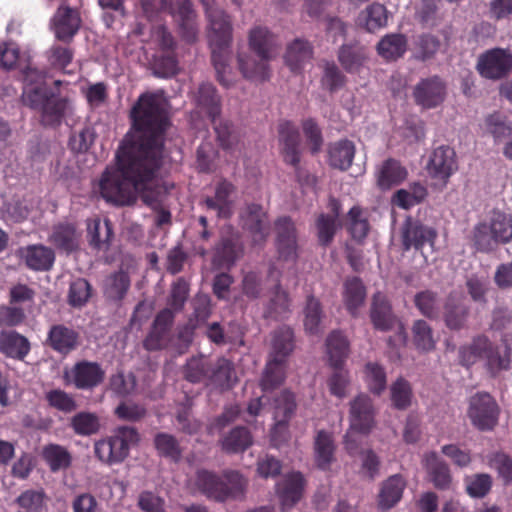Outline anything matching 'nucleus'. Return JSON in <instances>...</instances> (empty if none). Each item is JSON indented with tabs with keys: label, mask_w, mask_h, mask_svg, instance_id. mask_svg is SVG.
Returning a JSON list of instances; mask_svg holds the SVG:
<instances>
[{
	"label": "nucleus",
	"mask_w": 512,
	"mask_h": 512,
	"mask_svg": "<svg viewBox=\"0 0 512 512\" xmlns=\"http://www.w3.org/2000/svg\"><path fill=\"white\" fill-rule=\"evenodd\" d=\"M168 102L163 92L143 94L131 112L133 127L94 184V192L116 206L133 205L138 197L149 206L160 201L167 187L157 176L167 127Z\"/></svg>",
	"instance_id": "obj_1"
},
{
	"label": "nucleus",
	"mask_w": 512,
	"mask_h": 512,
	"mask_svg": "<svg viewBox=\"0 0 512 512\" xmlns=\"http://www.w3.org/2000/svg\"><path fill=\"white\" fill-rule=\"evenodd\" d=\"M0 66L6 69L19 67L24 70L23 103L33 109H39L44 124H58L72 111L71 104L66 98L48 95L45 76L29 66L28 60L20 55L15 44L9 43L0 47Z\"/></svg>",
	"instance_id": "obj_2"
},
{
	"label": "nucleus",
	"mask_w": 512,
	"mask_h": 512,
	"mask_svg": "<svg viewBox=\"0 0 512 512\" xmlns=\"http://www.w3.org/2000/svg\"><path fill=\"white\" fill-rule=\"evenodd\" d=\"M209 22L208 38L212 49V61L218 81L228 86L231 71L227 64V47L231 41V24L222 10L214 7V0H201Z\"/></svg>",
	"instance_id": "obj_3"
},
{
	"label": "nucleus",
	"mask_w": 512,
	"mask_h": 512,
	"mask_svg": "<svg viewBox=\"0 0 512 512\" xmlns=\"http://www.w3.org/2000/svg\"><path fill=\"white\" fill-rule=\"evenodd\" d=\"M249 47L258 60L240 56V70L245 78L263 81L269 76L268 61L276 55L275 38L266 28L255 27L249 33Z\"/></svg>",
	"instance_id": "obj_4"
},
{
	"label": "nucleus",
	"mask_w": 512,
	"mask_h": 512,
	"mask_svg": "<svg viewBox=\"0 0 512 512\" xmlns=\"http://www.w3.org/2000/svg\"><path fill=\"white\" fill-rule=\"evenodd\" d=\"M225 481L219 480L209 471H199L194 480L189 481V488L198 491L208 498L224 501L230 497L241 495L246 486V481L237 472L224 475Z\"/></svg>",
	"instance_id": "obj_5"
},
{
	"label": "nucleus",
	"mask_w": 512,
	"mask_h": 512,
	"mask_svg": "<svg viewBox=\"0 0 512 512\" xmlns=\"http://www.w3.org/2000/svg\"><path fill=\"white\" fill-rule=\"evenodd\" d=\"M140 4L147 18L162 10L168 11L178 22L182 37L187 42L196 39L195 13L191 9L190 0H140Z\"/></svg>",
	"instance_id": "obj_6"
},
{
	"label": "nucleus",
	"mask_w": 512,
	"mask_h": 512,
	"mask_svg": "<svg viewBox=\"0 0 512 512\" xmlns=\"http://www.w3.org/2000/svg\"><path fill=\"white\" fill-rule=\"evenodd\" d=\"M273 352L261 380L264 394L280 385L285 378V359L293 350V333L285 327L273 338Z\"/></svg>",
	"instance_id": "obj_7"
},
{
	"label": "nucleus",
	"mask_w": 512,
	"mask_h": 512,
	"mask_svg": "<svg viewBox=\"0 0 512 512\" xmlns=\"http://www.w3.org/2000/svg\"><path fill=\"white\" fill-rule=\"evenodd\" d=\"M374 424L370 399L361 395L351 404L350 428L345 436V447L350 454L356 452L362 437L366 436Z\"/></svg>",
	"instance_id": "obj_8"
},
{
	"label": "nucleus",
	"mask_w": 512,
	"mask_h": 512,
	"mask_svg": "<svg viewBox=\"0 0 512 512\" xmlns=\"http://www.w3.org/2000/svg\"><path fill=\"white\" fill-rule=\"evenodd\" d=\"M460 361L464 366L484 363L492 373L508 368V358L501 356L486 337L480 336L461 348Z\"/></svg>",
	"instance_id": "obj_9"
},
{
	"label": "nucleus",
	"mask_w": 512,
	"mask_h": 512,
	"mask_svg": "<svg viewBox=\"0 0 512 512\" xmlns=\"http://www.w3.org/2000/svg\"><path fill=\"white\" fill-rule=\"evenodd\" d=\"M137 441L138 434L133 428L120 427L113 436L95 443V453L102 462L118 463L128 456L130 447Z\"/></svg>",
	"instance_id": "obj_10"
},
{
	"label": "nucleus",
	"mask_w": 512,
	"mask_h": 512,
	"mask_svg": "<svg viewBox=\"0 0 512 512\" xmlns=\"http://www.w3.org/2000/svg\"><path fill=\"white\" fill-rule=\"evenodd\" d=\"M327 354L334 373L329 380L331 394L342 398L347 386V373L342 370V364L348 355V342L339 332H333L327 339Z\"/></svg>",
	"instance_id": "obj_11"
},
{
	"label": "nucleus",
	"mask_w": 512,
	"mask_h": 512,
	"mask_svg": "<svg viewBox=\"0 0 512 512\" xmlns=\"http://www.w3.org/2000/svg\"><path fill=\"white\" fill-rule=\"evenodd\" d=\"M198 94V104L202 109H205L211 118L220 145L223 148H230L236 140V136L231 131L230 125L227 122L217 118L219 114V99L215 88L211 84H203L200 86Z\"/></svg>",
	"instance_id": "obj_12"
},
{
	"label": "nucleus",
	"mask_w": 512,
	"mask_h": 512,
	"mask_svg": "<svg viewBox=\"0 0 512 512\" xmlns=\"http://www.w3.org/2000/svg\"><path fill=\"white\" fill-rule=\"evenodd\" d=\"M207 365L208 361L205 357L192 358L185 368L186 379L190 382H200L205 378H210L222 387H231L233 368L230 361L220 359L217 369L211 373Z\"/></svg>",
	"instance_id": "obj_13"
},
{
	"label": "nucleus",
	"mask_w": 512,
	"mask_h": 512,
	"mask_svg": "<svg viewBox=\"0 0 512 512\" xmlns=\"http://www.w3.org/2000/svg\"><path fill=\"white\" fill-rule=\"evenodd\" d=\"M489 235L496 243H508L512 241V215L493 211L488 223L479 224L474 231L476 244L484 249V238Z\"/></svg>",
	"instance_id": "obj_14"
},
{
	"label": "nucleus",
	"mask_w": 512,
	"mask_h": 512,
	"mask_svg": "<svg viewBox=\"0 0 512 512\" xmlns=\"http://www.w3.org/2000/svg\"><path fill=\"white\" fill-rule=\"evenodd\" d=\"M498 405L487 393H478L470 399L468 416L480 430L492 429L498 420Z\"/></svg>",
	"instance_id": "obj_15"
},
{
	"label": "nucleus",
	"mask_w": 512,
	"mask_h": 512,
	"mask_svg": "<svg viewBox=\"0 0 512 512\" xmlns=\"http://www.w3.org/2000/svg\"><path fill=\"white\" fill-rule=\"evenodd\" d=\"M512 68V53L509 50L495 48L483 53L477 63V70L485 78L499 79Z\"/></svg>",
	"instance_id": "obj_16"
},
{
	"label": "nucleus",
	"mask_w": 512,
	"mask_h": 512,
	"mask_svg": "<svg viewBox=\"0 0 512 512\" xmlns=\"http://www.w3.org/2000/svg\"><path fill=\"white\" fill-rule=\"evenodd\" d=\"M81 26V17L77 9L62 5L51 19V30L56 39L69 43Z\"/></svg>",
	"instance_id": "obj_17"
},
{
	"label": "nucleus",
	"mask_w": 512,
	"mask_h": 512,
	"mask_svg": "<svg viewBox=\"0 0 512 512\" xmlns=\"http://www.w3.org/2000/svg\"><path fill=\"white\" fill-rule=\"evenodd\" d=\"M371 319L375 328L380 330H389L394 324L397 325V336L393 345H402L406 343V334L403 325L397 322L391 314V308L386 297L381 293H377L373 298Z\"/></svg>",
	"instance_id": "obj_18"
},
{
	"label": "nucleus",
	"mask_w": 512,
	"mask_h": 512,
	"mask_svg": "<svg viewBox=\"0 0 512 512\" xmlns=\"http://www.w3.org/2000/svg\"><path fill=\"white\" fill-rule=\"evenodd\" d=\"M457 170L455 151L448 146H441L434 150L428 164V172L434 179L444 186L449 177Z\"/></svg>",
	"instance_id": "obj_19"
},
{
	"label": "nucleus",
	"mask_w": 512,
	"mask_h": 512,
	"mask_svg": "<svg viewBox=\"0 0 512 512\" xmlns=\"http://www.w3.org/2000/svg\"><path fill=\"white\" fill-rule=\"evenodd\" d=\"M295 409L294 396L285 391L280 398L275 401V420L276 423L271 431V442L273 446L278 447L287 439V420Z\"/></svg>",
	"instance_id": "obj_20"
},
{
	"label": "nucleus",
	"mask_w": 512,
	"mask_h": 512,
	"mask_svg": "<svg viewBox=\"0 0 512 512\" xmlns=\"http://www.w3.org/2000/svg\"><path fill=\"white\" fill-rule=\"evenodd\" d=\"M66 378L77 388H92L102 381L103 371L95 363L80 362L66 372Z\"/></svg>",
	"instance_id": "obj_21"
},
{
	"label": "nucleus",
	"mask_w": 512,
	"mask_h": 512,
	"mask_svg": "<svg viewBox=\"0 0 512 512\" xmlns=\"http://www.w3.org/2000/svg\"><path fill=\"white\" fill-rule=\"evenodd\" d=\"M304 490V479L300 473L286 475L277 484V494L283 510L289 509L298 502Z\"/></svg>",
	"instance_id": "obj_22"
},
{
	"label": "nucleus",
	"mask_w": 512,
	"mask_h": 512,
	"mask_svg": "<svg viewBox=\"0 0 512 512\" xmlns=\"http://www.w3.org/2000/svg\"><path fill=\"white\" fill-rule=\"evenodd\" d=\"M279 140L284 161L296 166L299 163L300 136L292 123L285 121L279 125Z\"/></svg>",
	"instance_id": "obj_23"
},
{
	"label": "nucleus",
	"mask_w": 512,
	"mask_h": 512,
	"mask_svg": "<svg viewBox=\"0 0 512 512\" xmlns=\"http://www.w3.org/2000/svg\"><path fill=\"white\" fill-rule=\"evenodd\" d=\"M20 257L26 265L37 271L49 270L54 262V252L43 245H30L19 250Z\"/></svg>",
	"instance_id": "obj_24"
},
{
	"label": "nucleus",
	"mask_w": 512,
	"mask_h": 512,
	"mask_svg": "<svg viewBox=\"0 0 512 512\" xmlns=\"http://www.w3.org/2000/svg\"><path fill=\"white\" fill-rule=\"evenodd\" d=\"M414 96L422 107H435L444 99V86L438 78L425 80L416 87Z\"/></svg>",
	"instance_id": "obj_25"
},
{
	"label": "nucleus",
	"mask_w": 512,
	"mask_h": 512,
	"mask_svg": "<svg viewBox=\"0 0 512 512\" xmlns=\"http://www.w3.org/2000/svg\"><path fill=\"white\" fill-rule=\"evenodd\" d=\"M407 174V170L398 161L388 159L376 172L377 184L382 190H388L401 184Z\"/></svg>",
	"instance_id": "obj_26"
},
{
	"label": "nucleus",
	"mask_w": 512,
	"mask_h": 512,
	"mask_svg": "<svg viewBox=\"0 0 512 512\" xmlns=\"http://www.w3.org/2000/svg\"><path fill=\"white\" fill-rule=\"evenodd\" d=\"M28 340L15 331L0 333V352L7 357L22 360L29 352Z\"/></svg>",
	"instance_id": "obj_27"
},
{
	"label": "nucleus",
	"mask_w": 512,
	"mask_h": 512,
	"mask_svg": "<svg viewBox=\"0 0 512 512\" xmlns=\"http://www.w3.org/2000/svg\"><path fill=\"white\" fill-rule=\"evenodd\" d=\"M277 246L280 257L294 259L296 254L295 229L293 223L287 219H279L276 223Z\"/></svg>",
	"instance_id": "obj_28"
},
{
	"label": "nucleus",
	"mask_w": 512,
	"mask_h": 512,
	"mask_svg": "<svg viewBox=\"0 0 512 512\" xmlns=\"http://www.w3.org/2000/svg\"><path fill=\"white\" fill-rule=\"evenodd\" d=\"M405 486L406 482L400 475H394L388 478L382 484L379 492V507L383 510L393 507L397 502L400 501Z\"/></svg>",
	"instance_id": "obj_29"
},
{
	"label": "nucleus",
	"mask_w": 512,
	"mask_h": 512,
	"mask_svg": "<svg viewBox=\"0 0 512 512\" xmlns=\"http://www.w3.org/2000/svg\"><path fill=\"white\" fill-rule=\"evenodd\" d=\"M436 232L432 228L424 227L416 223H407L403 232V245L406 250L411 247L421 248L425 243L434 244Z\"/></svg>",
	"instance_id": "obj_30"
},
{
	"label": "nucleus",
	"mask_w": 512,
	"mask_h": 512,
	"mask_svg": "<svg viewBox=\"0 0 512 512\" xmlns=\"http://www.w3.org/2000/svg\"><path fill=\"white\" fill-rule=\"evenodd\" d=\"M423 466L426 469L431 482L440 489L448 488L451 482L449 469L435 453L425 455Z\"/></svg>",
	"instance_id": "obj_31"
},
{
	"label": "nucleus",
	"mask_w": 512,
	"mask_h": 512,
	"mask_svg": "<svg viewBox=\"0 0 512 512\" xmlns=\"http://www.w3.org/2000/svg\"><path fill=\"white\" fill-rule=\"evenodd\" d=\"M48 341L54 350L66 354L77 346L78 334L63 325H55L49 332Z\"/></svg>",
	"instance_id": "obj_32"
},
{
	"label": "nucleus",
	"mask_w": 512,
	"mask_h": 512,
	"mask_svg": "<svg viewBox=\"0 0 512 512\" xmlns=\"http://www.w3.org/2000/svg\"><path fill=\"white\" fill-rule=\"evenodd\" d=\"M276 276V271L273 270L270 272L269 281H273L275 290L271 291L269 306L265 316L267 318L278 319L288 312L289 298L285 292L279 290L276 283L278 281Z\"/></svg>",
	"instance_id": "obj_33"
},
{
	"label": "nucleus",
	"mask_w": 512,
	"mask_h": 512,
	"mask_svg": "<svg viewBox=\"0 0 512 512\" xmlns=\"http://www.w3.org/2000/svg\"><path fill=\"white\" fill-rule=\"evenodd\" d=\"M355 154L352 142L342 140L333 144L329 149V162L331 166L345 170L350 167Z\"/></svg>",
	"instance_id": "obj_34"
},
{
	"label": "nucleus",
	"mask_w": 512,
	"mask_h": 512,
	"mask_svg": "<svg viewBox=\"0 0 512 512\" xmlns=\"http://www.w3.org/2000/svg\"><path fill=\"white\" fill-rule=\"evenodd\" d=\"M79 233L74 224L61 223L54 228L50 241L57 247L71 251L78 246Z\"/></svg>",
	"instance_id": "obj_35"
},
{
	"label": "nucleus",
	"mask_w": 512,
	"mask_h": 512,
	"mask_svg": "<svg viewBox=\"0 0 512 512\" xmlns=\"http://www.w3.org/2000/svg\"><path fill=\"white\" fill-rule=\"evenodd\" d=\"M87 232L90 244L96 248L107 245L113 236L111 222L106 219L102 224L98 217L88 220Z\"/></svg>",
	"instance_id": "obj_36"
},
{
	"label": "nucleus",
	"mask_w": 512,
	"mask_h": 512,
	"mask_svg": "<svg viewBox=\"0 0 512 512\" xmlns=\"http://www.w3.org/2000/svg\"><path fill=\"white\" fill-rule=\"evenodd\" d=\"M386 7L379 3H372L359 17V22L367 31L374 32L387 24Z\"/></svg>",
	"instance_id": "obj_37"
},
{
	"label": "nucleus",
	"mask_w": 512,
	"mask_h": 512,
	"mask_svg": "<svg viewBox=\"0 0 512 512\" xmlns=\"http://www.w3.org/2000/svg\"><path fill=\"white\" fill-rule=\"evenodd\" d=\"M380 56L386 60H396L406 51V40L399 34H389L381 39L377 46Z\"/></svg>",
	"instance_id": "obj_38"
},
{
	"label": "nucleus",
	"mask_w": 512,
	"mask_h": 512,
	"mask_svg": "<svg viewBox=\"0 0 512 512\" xmlns=\"http://www.w3.org/2000/svg\"><path fill=\"white\" fill-rule=\"evenodd\" d=\"M244 226L252 233L255 241H262L265 238V220L266 213L260 206L253 205L248 207L246 214L243 216Z\"/></svg>",
	"instance_id": "obj_39"
},
{
	"label": "nucleus",
	"mask_w": 512,
	"mask_h": 512,
	"mask_svg": "<svg viewBox=\"0 0 512 512\" xmlns=\"http://www.w3.org/2000/svg\"><path fill=\"white\" fill-rule=\"evenodd\" d=\"M331 215H321L317 221L318 237L323 244L329 243L336 229V220L339 216L340 204L333 199L330 202Z\"/></svg>",
	"instance_id": "obj_40"
},
{
	"label": "nucleus",
	"mask_w": 512,
	"mask_h": 512,
	"mask_svg": "<svg viewBox=\"0 0 512 512\" xmlns=\"http://www.w3.org/2000/svg\"><path fill=\"white\" fill-rule=\"evenodd\" d=\"M42 456L52 471H58L69 467L71 463V455L66 448L49 444L43 448Z\"/></svg>",
	"instance_id": "obj_41"
},
{
	"label": "nucleus",
	"mask_w": 512,
	"mask_h": 512,
	"mask_svg": "<svg viewBox=\"0 0 512 512\" xmlns=\"http://www.w3.org/2000/svg\"><path fill=\"white\" fill-rule=\"evenodd\" d=\"M334 443L330 434L320 431L315 439V459L319 468L326 469L333 460Z\"/></svg>",
	"instance_id": "obj_42"
},
{
	"label": "nucleus",
	"mask_w": 512,
	"mask_h": 512,
	"mask_svg": "<svg viewBox=\"0 0 512 512\" xmlns=\"http://www.w3.org/2000/svg\"><path fill=\"white\" fill-rule=\"evenodd\" d=\"M234 191L231 183L223 181L216 188L214 198H208L206 203L208 207L217 209L219 216L228 217L231 213L229 196Z\"/></svg>",
	"instance_id": "obj_43"
},
{
	"label": "nucleus",
	"mask_w": 512,
	"mask_h": 512,
	"mask_svg": "<svg viewBox=\"0 0 512 512\" xmlns=\"http://www.w3.org/2000/svg\"><path fill=\"white\" fill-rule=\"evenodd\" d=\"M311 47L302 40L291 43L285 55V62L292 71H297L301 64L311 57Z\"/></svg>",
	"instance_id": "obj_44"
},
{
	"label": "nucleus",
	"mask_w": 512,
	"mask_h": 512,
	"mask_svg": "<svg viewBox=\"0 0 512 512\" xmlns=\"http://www.w3.org/2000/svg\"><path fill=\"white\" fill-rule=\"evenodd\" d=\"M365 288L358 278L348 280L345 284L344 301L347 309L355 314L365 299Z\"/></svg>",
	"instance_id": "obj_45"
},
{
	"label": "nucleus",
	"mask_w": 512,
	"mask_h": 512,
	"mask_svg": "<svg viewBox=\"0 0 512 512\" xmlns=\"http://www.w3.org/2000/svg\"><path fill=\"white\" fill-rule=\"evenodd\" d=\"M425 196L426 189L420 184H415L410 188V190H398L394 194L392 202L398 207L408 209L422 201Z\"/></svg>",
	"instance_id": "obj_46"
},
{
	"label": "nucleus",
	"mask_w": 512,
	"mask_h": 512,
	"mask_svg": "<svg viewBox=\"0 0 512 512\" xmlns=\"http://www.w3.org/2000/svg\"><path fill=\"white\" fill-rule=\"evenodd\" d=\"M349 218V231L352 237L358 241L364 239L369 231V225L366 215L363 210L354 206L348 213Z\"/></svg>",
	"instance_id": "obj_47"
},
{
	"label": "nucleus",
	"mask_w": 512,
	"mask_h": 512,
	"mask_svg": "<svg viewBox=\"0 0 512 512\" xmlns=\"http://www.w3.org/2000/svg\"><path fill=\"white\" fill-rule=\"evenodd\" d=\"M72 427L75 433L83 436L92 435L100 428L99 419L95 414L81 412L72 418Z\"/></svg>",
	"instance_id": "obj_48"
},
{
	"label": "nucleus",
	"mask_w": 512,
	"mask_h": 512,
	"mask_svg": "<svg viewBox=\"0 0 512 512\" xmlns=\"http://www.w3.org/2000/svg\"><path fill=\"white\" fill-rule=\"evenodd\" d=\"M466 491L474 498H483L492 486V479L488 474H476L465 479Z\"/></svg>",
	"instance_id": "obj_49"
},
{
	"label": "nucleus",
	"mask_w": 512,
	"mask_h": 512,
	"mask_svg": "<svg viewBox=\"0 0 512 512\" xmlns=\"http://www.w3.org/2000/svg\"><path fill=\"white\" fill-rule=\"evenodd\" d=\"M252 442L251 435L245 428H237L223 440V449L228 452L245 450Z\"/></svg>",
	"instance_id": "obj_50"
},
{
	"label": "nucleus",
	"mask_w": 512,
	"mask_h": 512,
	"mask_svg": "<svg viewBox=\"0 0 512 512\" xmlns=\"http://www.w3.org/2000/svg\"><path fill=\"white\" fill-rule=\"evenodd\" d=\"M365 55L362 48L344 46L339 53V61L347 71H357L362 65Z\"/></svg>",
	"instance_id": "obj_51"
},
{
	"label": "nucleus",
	"mask_w": 512,
	"mask_h": 512,
	"mask_svg": "<svg viewBox=\"0 0 512 512\" xmlns=\"http://www.w3.org/2000/svg\"><path fill=\"white\" fill-rule=\"evenodd\" d=\"M365 382L371 392L380 394L386 387V375L377 364H367L365 368Z\"/></svg>",
	"instance_id": "obj_52"
},
{
	"label": "nucleus",
	"mask_w": 512,
	"mask_h": 512,
	"mask_svg": "<svg viewBox=\"0 0 512 512\" xmlns=\"http://www.w3.org/2000/svg\"><path fill=\"white\" fill-rule=\"evenodd\" d=\"M74 51L69 46L54 45L49 51V62L57 69L66 70V67L72 62Z\"/></svg>",
	"instance_id": "obj_53"
},
{
	"label": "nucleus",
	"mask_w": 512,
	"mask_h": 512,
	"mask_svg": "<svg viewBox=\"0 0 512 512\" xmlns=\"http://www.w3.org/2000/svg\"><path fill=\"white\" fill-rule=\"evenodd\" d=\"M413 339L417 348L421 350H431L434 348L435 341L430 327L424 321H417L413 327Z\"/></svg>",
	"instance_id": "obj_54"
},
{
	"label": "nucleus",
	"mask_w": 512,
	"mask_h": 512,
	"mask_svg": "<svg viewBox=\"0 0 512 512\" xmlns=\"http://www.w3.org/2000/svg\"><path fill=\"white\" fill-rule=\"evenodd\" d=\"M391 399L395 407L406 408L411 400V388L403 379L397 380L391 387Z\"/></svg>",
	"instance_id": "obj_55"
},
{
	"label": "nucleus",
	"mask_w": 512,
	"mask_h": 512,
	"mask_svg": "<svg viewBox=\"0 0 512 512\" xmlns=\"http://www.w3.org/2000/svg\"><path fill=\"white\" fill-rule=\"evenodd\" d=\"M90 297V285L84 279L75 280L70 286L69 302L73 306L84 305Z\"/></svg>",
	"instance_id": "obj_56"
},
{
	"label": "nucleus",
	"mask_w": 512,
	"mask_h": 512,
	"mask_svg": "<svg viewBox=\"0 0 512 512\" xmlns=\"http://www.w3.org/2000/svg\"><path fill=\"white\" fill-rule=\"evenodd\" d=\"M320 321V304L314 298H309L305 308V329L313 334L318 332V324Z\"/></svg>",
	"instance_id": "obj_57"
},
{
	"label": "nucleus",
	"mask_w": 512,
	"mask_h": 512,
	"mask_svg": "<svg viewBox=\"0 0 512 512\" xmlns=\"http://www.w3.org/2000/svg\"><path fill=\"white\" fill-rule=\"evenodd\" d=\"M44 499L45 494L42 490H29L22 493L18 497L17 502L20 505V507L35 512L42 508L44 504Z\"/></svg>",
	"instance_id": "obj_58"
},
{
	"label": "nucleus",
	"mask_w": 512,
	"mask_h": 512,
	"mask_svg": "<svg viewBox=\"0 0 512 512\" xmlns=\"http://www.w3.org/2000/svg\"><path fill=\"white\" fill-rule=\"evenodd\" d=\"M155 445L157 450L166 456L176 459L180 450L175 439L167 434H159L155 439Z\"/></svg>",
	"instance_id": "obj_59"
},
{
	"label": "nucleus",
	"mask_w": 512,
	"mask_h": 512,
	"mask_svg": "<svg viewBox=\"0 0 512 512\" xmlns=\"http://www.w3.org/2000/svg\"><path fill=\"white\" fill-rule=\"evenodd\" d=\"M47 400L50 405L59 410L70 412L76 408V404L72 397L60 390H54L47 394Z\"/></svg>",
	"instance_id": "obj_60"
},
{
	"label": "nucleus",
	"mask_w": 512,
	"mask_h": 512,
	"mask_svg": "<svg viewBox=\"0 0 512 512\" xmlns=\"http://www.w3.org/2000/svg\"><path fill=\"white\" fill-rule=\"evenodd\" d=\"M303 131L311 151L317 152L322 145V137L317 124L313 120H306L303 122Z\"/></svg>",
	"instance_id": "obj_61"
},
{
	"label": "nucleus",
	"mask_w": 512,
	"mask_h": 512,
	"mask_svg": "<svg viewBox=\"0 0 512 512\" xmlns=\"http://www.w3.org/2000/svg\"><path fill=\"white\" fill-rule=\"evenodd\" d=\"M489 464L498 471L506 482L512 481V460L507 455L496 454Z\"/></svg>",
	"instance_id": "obj_62"
},
{
	"label": "nucleus",
	"mask_w": 512,
	"mask_h": 512,
	"mask_svg": "<svg viewBox=\"0 0 512 512\" xmlns=\"http://www.w3.org/2000/svg\"><path fill=\"white\" fill-rule=\"evenodd\" d=\"M84 94L91 107H98L106 100L107 88L103 83L92 84Z\"/></svg>",
	"instance_id": "obj_63"
},
{
	"label": "nucleus",
	"mask_w": 512,
	"mask_h": 512,
	"mask_svg": "<svg viewBox=\"0 0 512 512\" xmlns=\"http://www.w3.org/2000/svg\"><path fill=\"white\" fill-rule=\"evenodd\" d=\"M442 452L445 456L450 458L454 464L460 467L467 466L471 461L469 453L461 450L456 445H445L442 448Z\"/></svg>",
	"instance_id": "obj_64"
}]
</instances>
